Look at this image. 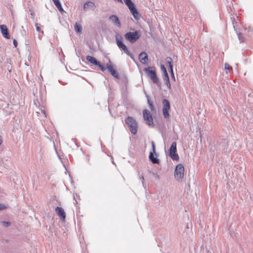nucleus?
Wrapping results in <instances>:
<instances>
[{"label": "nucleus", "mask_w": 253, "mask_h": 253, "mask_svg": "<svg viewBox=\"0 0 253 253\" xmlns=\"http://www.w3.org/2000/svg\"><path fill=\"white\" fill-rule=\"evenodd\" d=\"M128 8L131 14L133 15V18L136 20H139L141 16L139 14L135 4H133L130 6L129 5V7H128Z\"/></svg>", "instance_id": "nucleus-10"}, {"label": "nucleus", "mask_w": 253, "mask_h": 253, "mask_svg": "<svg viewBox=\"0 0 253 253\" xmlns=\"http://www.w3.org/2000/svg\"><path fill=\"white\" fill-rule=\"evenodd\" d=\"M96 66H98L99 68V69H100V70L102 72L105 71L106 70V69H107L106 67H105L104 65H103L99 61Z\"/></svg>", "instance_id": "nucleus-22"}, {"label": "nucleus", "mask_w": 253, "mask_h": 253, "mask_svg": "<svg viewBox=\"0 0 253 253\" xmlns=\"http://www.w3.org/2000/svg\"><path fill=\"white\" fill-rule=\"evenodd\" d=\"M126 124L128 127L130 132L132 134H136L138 125L136 120L132 117L128 116L125 120Z\"/></svg>", "instance_id": "nucleus-3"}, {"label": "nucleus", "mask_w": 253, "mask_h": 253, "mask_svg": "<svg viewBox=\"0 0 253 253\" xmlns=\"http://www.w3.org/2000/svg\"><path fill=\"white\" fill-rule=\"evenodd\" d=\"M170 76H171V79H172L173 81H175V76H174V72L170 73Z\"/></svg>", "instance_id": "nucleus-39"}, {"label": "nucleus", "mask_w": 253, "mask_h": 253, "mask_svg": "<svg viewBox=\"0 0 253 253\" xmlns=\"http://www.w3.org/2000/svg\"><path fill=\"white\" fill-rule=\"evenodd\" d=\"M143 71L149 77L152 82L158 86H161V83L157 75L156 68L154 66H149L143 69Z\"/></svg>", "instance_id": "nucleus-1"}, {"label": "nucleus", "mask_w": 253, "mask_h": 253, "mask_svg": "<svg viewBox=\"0 0 253 253\" xmlns=\"http://www.w3.org/2000/svg\"><path fill=\"white\" fill-rule=\"evenodd\" d=\"M143 118L146 122L147 124L149 126H152L154 124L152 116L148 110H144L143 111Z\"/></svg>", "instance_id": "nucleus-9"}, {"label": "nucleus", "mask_w": 253, "mask_h": 253, "mask_svg": "<svg viewBox=\"0 0 253 253\" xmlns=\"http://www.w3.org/2000/svg\"><path fill=\"white\" fill-rule=\"evenodd\" d=\"M151 145H152V151L150 153H156L155 144L153 141L151 142Z\"/></svg>", "instance_id": "nucleus-28"}, {"label": "nucleus", "mask_w": 253, "mask_h": 253, "mask_svg": "<svg viewBox=\"0 0 253 253\" xmlns=\"http://www.w3.org/2000/svg\"><path fill=\"white\" fill-rule=\"evenodd\" d=\"M184 175V167L183 164H178L175 168L174 176L177 181H181Z\"/></svg>", "instance_id": "nucleus-4"}, {"label": "nucleus", "mask_w": 253, "mask_h": 253, "mask_svg": "<svg viewBox=\"0 0 253 253\" xmlns=\"http://www.w3.org/2000/svg\"><path fill=\"white\" fill-rule=\"evenodd\" d=\"M5 208V206L2 204H0V210H3Z\"/></svg>", "instance_id": "nucleus-40"}, {"label": "nucleus", "mask_w": 253, "mask_h": 253, "mask_svg": "<svg viewBox=\"0 0 253 253\" xmlns=\"http://www.w3.org/2000/svg\"><path fill=\"white\" fill-rule=\"evenodd\" d=\"M228 142L226 140H223L221 142L222 150L226 153L228 148Z\"/></svg>", "instance_id": "nucleus-20"}, {"label": "nucleus", "mask_w": 253, "mask_h": 253, "mask_svg": "<svg viewBox=\"0 0 253 253\" xmlns=\"http://www.w3.org/2000/svg\"><path fill=\"white\" fill-rule=\"evenodd\" d=\"M124 1V2L125 4L127 6V7H129V5L130 6L131 5H132L134 4V3L131 1V0H123Z\"/></svg>", "instance_id": "nucleus-26"}, {"label": "nucleus", "mask_w": 253, "mask_h": 253, "mask_svg": "<svg viewBox=\"0 0 253 253\" xmlns=\"http://www.w3.org/2000/svg\"><path fill=\"white\" fill-rule=\"evenodd\" d=\"M106 68L112 76L117 79H120V76L117 70L113 67V65H111L110 59H109L108 62L106 64Z\"/></svg>", "instance_id": "nucleus-8"}, {"label": "nucleus", "mask_w": 253, "mask_h": 253, "mask_svg": "<svg viewBox=\"0 0 253 253\" xmlns=\"http://www.w3.org/2000/svg\"><path fill=\"white\" fill-rule=\"evenodd\" d=\"M139 179L141 180L142 184L143 186H144V176H143V175L142 174L141 176H139Z\"/></svg>", "instance_id": "nucleus-34"}, {"label": "nucleus", "mask_w": 253, "mask_h": 253, "mask_svg": "<svg viewBox=\"0 0 253 253\" xmlns=\"http://www.w3.org/2000/svg\"><path fill=\"white\" fill-rule=\"evenodd\" d=\"M140 37V33L138 31L134 32H128L124 35V37L130 43L135 42Z\"/></svg>", "instance_id": "nucleus-5"}, {"label": "nucleus", "mask_w": 253, "mask_h": 253, "mask_svg": "<svg viewBox=\"0 0 253 253\" xmlns=\"http://www.w3.org/2000/svg\"><path fill=\"white\" fill-rule=\"evenodd\" d=\"M1 223L4 227H7L10 225V222L9 221H1Z\"/></svg>", "instance_id": "nucleus-27"}, {"label": "nucleus", "mask_w": 253, "mask_h": 253, "mask_svg": "<svg viewBox=\"0 0 253 253\" xmlns=\"http://www.w3.org/2000/svg\"><path fill=\"white\" fill-rule=\"evenodd\" d=\"M85 58L87 61L94 65H96L99 62V61H98L95 57L92 56L87 55L86 56Z\"/></svg>", "instance_id": "nucleus-17"}, {"label": "nucleus", "mask_w": 253, "mask_h": 253, "mask_svg": "<svg viewBox=\"0 0 253 253\" xmlns=\"http://www.w3.org/2000/svg\"><path fill=\"white\" fill-rule=\"evenodd\" d=\"M52 0L57 8L59 7L60 6L62 5L59 0Z\"/></svg>", "instance_id": "nucleus-25"}, {"label": "nucleus", "mask_w": 253, "mask_h": 253, "mask_svg": "<svg viewBox=\"0 0 253 253\" xmlns=\"http://www.w3.org/2000/svg\"><path fill=\"white\" fill-rule=\"evenodd\" d=\"M149 159L154 164H159L160 163V160L158 158L157 153H150Z\"/></svg>", "instance_id": "nucleus-13"}, {"label": "nucleus", "mask_w": 253, "mask_h": 253, "mask_svg": "<svg viewBox=\"0 0 253 253\" xmlns=\"http://www.w3.org/2000/svg\"><path fill=\"white\" fill-rule=\"evenodd\" d=\"M225 69L226 70L230 71V70H232V67L230 66L228 64L225 63L224 65Z\"/></svg>", "instance_id": "nucleus-31"}, {"label": "nucleus", "mask_w": 253, "mask_h": 253, "mask_svg": "<svg viewBox=\"0 0 253 253\" xmlns=\"http://www.w3.org/2000/svg\"><path fill=\"white\" fill-rule=\"evenodd\" d=\"M0 30L2 36L6 39H10V35L9 33L8 30L6 25L2 24L0 25Z\"/></svg>", "instance_id": "nucleus-12"}, {"label": "nucleus", "mask_w": 253, "mask_h": 253, "mask_svg": "<svg viewBox=\"0 0 253 253\" xmlns=\"http://www.w3.org/2000/svg\"><path fill=\"white\" fill-rule=\"evenodd\" d=\"M57 215L60 217L61 220L64 221L66 218V213L64 209L60 207H57L55 209Z\"/></svg>", "instance_id": "nucleus-11"}, {"label": "nucleus", "mask_w": 253, "mask_h": 253, "mask_svg": "<svg viewBox=\"0 0 253 253\" xmlns=\"http://www.w3.org/2000/svg\"><path fill=\"white\" fill-rule=\"evenodd\" d=\"M238 38L239 40L240 41V42H243L244 41V37L243 36V35L241 33H237Z\"/></svg>", "instance_id": "nucleus-24"}, {"label": "nucleus", "mask_w": 253, "mask_h": 253, "mask_svg": "<svg viewBox=\"0 0 253 253\" xmlns=\"http://www.w3.org/2000/svg\"><path fill=\"white\" fill-rule=\"evenodd\" d=\"M35 26H36V30L38 32H40L41 31V28H40V25H39V24L38 23H36L35 24Z\"/></svg>", "instance_id": "nucleus-33"}, {"label": "nucleus", "mask_w": 253, "mask_h": 253, "mask_svg": "<svg viewBox=\"0 0 253 253\" xmlns=\"http://www.w3.org/2000/svg\"><path fill=\"white\" fill-rule=\"evenodd\" d=\"M57 9H58V10L59 11V12L61 13H63V12H65L64 9L63 8V7L62 6V5H61L59 7H57Z\"/></svg>", "instance_id": "nucleus-32"}, {"label": "nucleus", "mask_w": 253, "mask_h": 253, "mask_svg": "<svg viewBox=\"0 0 253 253\" xmlns=\"http://www.w3.org/2000/svg\"><path fill=\"white\" fill-rule=\"evenodd\" d=\"M231 19L232 22V24H233V28H234L235 31H236V33H237V30H236V29L235 28V26L234 21L233 20L232 17H231Z\"/></svg>", "instance_id": "nucleus-38"}, {"label": "nucleus", "mask_w": 253, "mask_h": 253, "mask_svg": "<svg viewBox=\"0 0 253 253\" xmlns=\"http://www.w3.org/2000/svg\"><path fill=\"white\" fill-rule=\"evenodd\" d=\"M160 69L162 72V75L168 73L167 69L164 65L161 64L160 66Z\"/></svg>", "instance_id": "nucleus-23"}, {"label": "nucleus", "mask_w": 253, "mask_h": 253, "mask_svg": "<svg viewBox=\"0 0 253 253\" xmlns=\"http://www.w3.org/2000/svg\"><path fill=\"white\" fill-rule=\"evenodd\" d=\"M164 81L165 82V83L168 88L170 89L171 88V85L169 81V76L168 73L162 75Z\"/></svg>", "instance_id": "nucleus-18"}, {"label": "nucleus", "mask_w": 253, "mask_h": 253, "mask_svg": "<svg viewBox=\"0 0 253 253\" xmlns=\"http://www.w3.org/2000/svg\"><path fill=\"white\" fill-rule=\"evenodd\" d=\"M176 143L175 142H173L169 148V155L173 161H178L179 159V156L176 153Z\"/></svg>", "instance_id": "nucleus-6"}, {"label": "nucleus", "mask_w": 253, "mask_h": 253, "mask_svg": "<svg viewBox=\"0 0 253 253\" xmlns=\"http://www.w3.org/2000/svg\"><path fill=\"white\" fill-rule=\"evenodd\" d=\"M96 6L93 2L90 1H86L84 4L83 10L87 11L88 9L94 10Z\"/></svg>", "instance_id": "nucleus-14"}, {"label": "nucleus", "mask_w": 253, "mask_h": 253, "mask_svg": "<svg viewBox=\"0 0 253 253\" xmlns=\"http://www.w3.org/2000/svg\"><path fill=\"white\" fill-rule=\"evenodd\" d=\"M118 2H120L121 3H123L122 0H117Z\"/></svg>", "instance_id": "nucleus-42"}, {"label": "nucleus", "mask_w": 253, "mask_h": 253, "mask_svg": "<svg viewBox=\"0 0 253 253\" xmlns=\"http://www.w3.org/2000/svg\"><path fill=\"white\" fill-rule=\"evenodd\" d=\"M138 58L140 62L143 64H147L148 61V55L145 51L141 52L139 55Z\"/></svg>", "instance_id": "nucleus-16"}, {"label": "nucleus", "mask_w": 253, "mask_h": 253, "mask_svg": "<svg viewBox=\"0 0 253 253\" xmlns=\"http://www.w3.org/2000/svg\"><path fill=\"white\" fill-rule=\"evenodd\" d=\"M115 38L116 44L118 47L119 48V49L121 50L124 51V52L127 55L129 56L131 58V59H132L133 60H134V58L133 55L128 50L126 45L124 43L123 39L121 36L119 34L117 33L115 35Z\"/></svg>", "instance_id": "nucleus-2"}, {"label": "nucleus", "mask_w": 253, "mask_h": 253, "mask_svg": "<svg viewBox=\"0 0 253 253\" xmlns=\"http://www.w3.org/2000/svg\"><path fill=\"white\" fill-rule=\"evenodd\" d=\"M166 64L168 66H172L173 61L170 57H167L165 59Z\"/></svg>", "instance_id": "nucleus-21"}, {"label": "nucleus", "mask_w": 253, "mask_h": 253, "mask_svg": "<svg viewBox=\"0 0 253 253\" xmlns=\"http://www.w3.org/2000/svg\"><path fill=\"white\" fill-rule=\"evenodd\" d=\"M149 173H151L153 176L157 179H159V178H160V176L157 173H155L154 172H152L151 171V170H149Z\"/></svg>", "instance_id": "nucleus-30"}, {"label": "nucleus", "mask_w": 253, "mask_h": 253, "mask_svg": "<svg viewBox=\"0 0 253 253\" xmlns=\"http://www.w3.org/2000/svg\"><path fill=\"white\" fill-rule=\"evenodd\" d=\"M13 44L15 47H16L17 46V42L15 39L13 40Z\"/></svg>", "instance_id": "nucleus-35"}, {"label": "nucleus", "mask_w": 253, "mask_h": 253, "mask_svg": "<svg viewBox=\"0 0 253 253\" xmlns=\"http://www.w3.org/2000/svg\"><path fill=\"white\" fill-rule=\"evenodd\" d=\"M163 102V114L165 118H169V110L170 109V103L168 100L164 99Z\"/></svg>", "instance_id": "nucleus-7"}, {"label": "nucleus", "mask_w": 253, "mask_h": 253, "mask_svg": "<svg viewBox=\"0 0 253 253\" xmlns=\"http://www.w3.org/2000/svg\"><path fill=\"white\" fill-rule=\"evenodd\" d=\"M109 20L111 21L115 26L121 27V24L118 17L116 15H111L109 17Z\"/></svg>", "instance_id": "nucleus-15"}, {"label": "nucleus", "mask_w": 253, "mask_h": 253, "mask_svg": "<svg viewBox=\"0 0 253 253\" xmlns=\"http://www.w3.org/2000/svg\"><path fill=\"white\" fill-rule=\"evenodd\" d=\"M76 197H78L77 194H76L75 195L74 194V199L75 200V203H74L75 204H78V202H77V200L76 199Z\"/></svg>", "instance_id": "nucleus-37"}, {"label": "nucleus", "mask_w": 253, "mask_h": 253, "mask_svg": "<svg viewBox=\"0 0 253 253\" xmlns=\"http://www.w3.org/2000/svg\"><path fill=\"white\" fill-rule=\"evenodd\" d=\"M2 142V140L1 136H0V145H1Z\"/></svg>", "instance_id": "nucleus-41"}, {"label": "nucleus", "mask_w": 253, "mask_h": 253, "mask_svg": "<svg viewBox=\"0 0 253 253\" xmlns=\"http://www.w3.org/2000/svg\"><path fill=\"white\" fill-rule=\"evenodd\" d=\"M147 101H148V105H149L150 109L151 110H154V106L153 103L151 102H150V101L149 99H148Z\"/></svg>", "instance_id": "nucleus-29"}, {"label": "nucleus", "mask_w": 253, "mask_h": 253, "mask_svg": "<svg viewBox=\"0 0 253 253\" xmlns=\"http://www.w3.org/2000/svg\"><path fill=\"white\" fill-rule=\"evenodd\" d=\"M74 29L77 33L80 34L82 33L83 28L80 24L76 22L74 25Z\"/></svg>", "instance_id": "nucleus-19"}, {"label": "nucleus", "mask_w": 253, "mask_h": 253, "mask_svg": "<svg viewBox=\"0 0 253 253\" xmlns=\"http://www.w3.org/2000/svg\"><path fill=\"white\" fill-rule=\"evenodd\" d=\"M169 70V73L173 72V65L170 66H168Z\"/></svg>", "instance_id": "nucleus-36"}]
</instances>
